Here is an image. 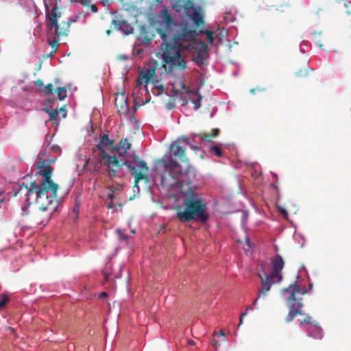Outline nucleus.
Wrapping results in <instances>:
<instances>
[{
	"label": "nucleus",
	"mask_w": 351,
	"mask_h": 351,
	"mask_svg": "<svg viewBox=\"0 0 351 351\" xmlns=\"http://www.w3.org/2000/svg\"><path fill=\"white\" fill-rule=\"evenodd\" d=\"M162 39L165 47L162 52V63L166 71L174 72L176 70L186 69V63L181 56L180 50L184 49L185 40H192L195 31L189 27L188 23H182L181 31L174 34L172 37L162 29H157Z\"/></svg>",
	"instance_id": "obj_2"
},
{
	"label": "nucleus",
	"mask_w": 351,
	"mask_h": 351,
	"mask_svg": "<svg viewBox=\"0 0 351 351\" xmlns=\"http://www.w3.org/2000/svg\"><path fill=\"white\" fill-rule=\"evenodd\" d=\"M181 195L184 196L182 206L176 207V217L181 223L199 221L206 222L209 219L208 207L202 197L196 193L194 185L181 186Z\"/></svg>",
	"instance_id": "obj_3"
},
{
	"label": "nucleus",
	"mask_w": 351,
	"mask_h": 351,
	"mask_svg": "<svg viewBox=\"0 0 351 351\" xmlns=\"http://www.w3.org/2000/svg\"><path fill=\"white\" fill-rule=\"evenodd\" d=\"M165 171L161 176V185L167 189H173L177 193L181 194V189L184 184L190 187L192 184L185 180L180 181L179 179L182 176L183 169L180 168V172H176V169L172 167H164Z\"/></svg>",
	"instance_id": "obj_7"
},
{
	"label": "nucleus",
	"mask_w": 351,
	"mask_h": 351,
	"mask_svg": "<svg viewBox=\"0 0 351 351\" xmlns=\"http://www.w3.org/2000/svg\"><path fill=\"white\" fill-rule=\"evenodd\" d=\"M114 141L111 140L108 138V134H104L101 137V141L96 146V148L101 152V149H104V147H113Z\"/></svg>",
	"instance_id": "obj_18"
},
{
	"label": "nucleus",
	"mask_w": 351,
	"mask_h": 351,
	"mask_svg": "<svg viewBox=\"0 0 351 351\" xmlns=\"http://www.w3.org/2000/svg\"><path fill=\"white\" fill-rule=\"evenodd\" d=\"M210 152L213 153L217 157H221L222 156V151L218 145H211L210 147Z\"/></svg>",
	"instance_id": "obj_27"
},
{
	"label": "nucleus",
	"mask_w": 351,
	"mask_h": 351,
	"mask_svg": "<svg viewBox=\"0 0 351 351\" xmlns=\"http://www.w3.org/2000/svg\"><path fill=\"white\" fill-rule=\"evenodd\" d=\"M116 232L120 241H125L128 239V235L123 233L121 230L118 229Z\"/></svg>",
	"instance_id": "obj_34"
},
{
	"label": "nucleus",
	"mask_w": 351,
	"mask_h": 351,
	"mask_svg": "<svg viewBox=\"0 0 351 351\" xmlns=\"http://www.w3.org/2000/svg\"><path fill=\"white\" fill-rule=\"evenodd\" d=\"M258 276L262 280V289L259 291L258 297L253 302V306H255L256 304L257 301L259 298L265 297L267 292L270 290L271 287L274 283L278 282L277 280H275V278H276V277L271 274L265 275V278H263L262 274H258Z\"/></svg>",
	"instance_id": "obj_12"
},
{
	"label": "nucleus",
	"mask_w": 351,
	"mask_h": 351,
	"mask_svg": "<svg viewBox=\"0 0 351 351\" xmlns=\"http://www.w3.org/2000/svg\"><path fill=\"white\" fill-rule=\"evenodd\" d=\"M22 215L25 216V217H27L29 215L28 208L22 207Z\"/></svg>",
	"instance_id": "obj_41"
},
{
	"label": "nucleus",
	"mask_w": 351,
	"mask_h": 351,
	"mask_svg": "<svg viewBox=\"0 0 351 351\" xmlns=\"http://www.w3.org/2000/svg\"><path fill=\"white\" fill-rule=\"evenodd\" d=\"M279 210L280 212L282 214V215L285 217H287V212L285 209L282 208H279Z\"/></svg>",
	"instance_id": "obj_42"
},
{
	"label": "nucleus",
	"mask_w": 351,
	"mask_h": 351,
	"mask_svg": "<svg viewBox=\"0 0 351 351\" xmlns=\"http://www.w3.org/2000/svg\"><path fill=\"white\" fill-rule=\"evenodd\" d=\"M90 9H91V10H92L93 12H97V5H94V4L91 5V6H90Z\"/></svg>",
	"instance_id": "obj_43"
},
{
	"label": "nucleus",
	"mask_w": 351,
	"mask_h": 351,
	"mask_svg": "<svg viewBox=\"0 0 351 351\" xmlns=\"http://www.w3.org/2000/svg\"><path fill=\"white\" fill-rule=\"evenodd\" d=\"M60 111L62 112L63 117H65L66 116V112L64 109V107L61 108Z\"/></svg>",
	"instance_id": "obj_45"
},
{
	"label": "nucleus",
	"mask_w": 351,
	"mask_h": 351,
	"mask_svg": "<svg viewBox=\"0 0 351 351\" xmlns=\"http://www.w3.org/2000/svg\"><path fill=\"white\" fill-rule=\"evenodd\" d=\"M321 36V33H315L314 34V38H315V40L317 43V45L320 47V48H322L323 47V44L321 43V40L319 39V37Z\"/></svg>",
	"instance_id": "obj_37"
},
{
	"label": "nucleus",
	"mask_w": 351,
	"mask_h": 351,
	"mask_svg": "<svg viewBox=\"0 0 351 351\" xmlns=\"http://www.w3.org/2000/svg\"><path fill=\"white\" fill-rule=\"evenodd\" d=\"M310 319L311 317L309 316V315H307L304 319L301 320V324H304L310 323Z\"/></svg>",
	"instance_id": "obj_40"
},
{
	"label": "nucleus",
	"mask_w": 351,
	"mask_h": 351,
	"mask_svg": "<svg viewBox=\"0 0 351 351\" xmlns=\"http://www.w3.org/2000/svg\"><path fill=\"white\" fill-rule=\"evenodd\" d=\"M191 94L190 99L194 104V110H197L201 107L202 97L197 93L191 92Z\"/></svg>",
	"instance_id": "obj_22"
},
{
	"label": "nucleus",
	"mask_w": 351,
	"mask_h": 351,
	"mask_svg": "<svg viewBox=\"0 0 351 351\" xmlns=\"http://www.w3.org/2000/svg\"><path fill=\"white\" fill-rule=\"evenodd\" d=\"M245 243L247 245L248 249L251 247L250 239L248 238H245Z\"/></svg>",
	"instance_id": "obj_46"
},
{
	"label": "nucleus",
	"mask_w": 351,
	"mask_h": 351,
	"mask_svg": "<svg viewBox=\"0 0 351 351\" xmlns=\"http://www.w3.org/2000/svg\"><path fill=\"white\" fill-rule=\"evenodd\" d=\"M9 298L6 295H1L0 298V310L2 309L5 304L8 302Z\"/></svg>",
	"instance_id": "obj_31"
},
{
	"label": "nucleus",
	"mask_w": 351,
	"mask_h": 351,
	"mask_svg": "<svg viewBox=\"0 0 351 351\" xmlns=\"http://www.w3.org/2000/svg\"><path fill=\"white\" fill-rule=\"evenodd\" d=\"M158 19L160 21L164 23L168 30V32H165L166 34H169L171 36V28L172 26H176V23L174 22L173 18L171 14L169 13V10L167 8H164L158 14Z\"/></svg>",
	"instance_id": "obj_14"
},
{
	"label": "nucleus",
	"mask_w": 351,
	"mask_h": 351,
	"mask_svg": "<svg viewBox=\"0 0 351 351\" xmlns=\"http://www.w3.org/2000/svg\"><path fill=\"white\" fill-rule=\"evenodd\" d=\"M59 17H60V14L58 13L57 8L53 7L49 14V19L50 21V29L58 38L66 35L70 26L69 22L62 21L59 23L57 20Z\"/></svg>",
	"instance_id": "obj_8"
},
{
	"label": "nucleus",
	"mask_w": 351,
	"mask_h": 351,
	"mask_svg": "<svg viewBox=\"0 0 351 351\" xmlns=\"http://www.w3.org/2000/svg\"><path fill=\"white\" fill-rule=\"evenodd\" d=\"M112 24L114 29L122 30L127 35L133 32L132 27L125 21L112 20Z\"/></svg>",
	"instance_id": "obj_16"
},
{
	"label": "nucleus",
	"mask_w": 351,
	"mask_h": 351,
	"mask_svg": "<svg viewBox=\"0 0 351 351\" xmlns=\"http://www.w3.org/2000/svg\"><path fill=\"white\" fill-rule=\"evenodd\" d=\"M38 171L36 175L42 176L43 181L38 184L34 193L32 194L31 204L38 205L39 212L30 216V219L36 224H46L58 208L57 191L58 185L51 179L52 167L43 158L36 163Z\"/></svg>",
	"instance_id": "obj_1"
},
{
	"label": "nucleus",
	"mask_w": 351,
	"mask_h": 351,
	"mask_svg": "<svg viewBox=\"0 0 351 351\" xmlns=\"http://www.w3.org/2000/svg\"><path fill=\"white\" fill-rule=\"evenodd\" d=\"M172 88L175 95H178L179 93H189L191 94V91L189 90V88L187 87L184 82L181 80H176L174 82L172 83Z\"/></svg>",
	"instance_id": "obj_17"
},
{
	"label": "nucleus",
	"mask_w": 351,
	"mask_h": 351,
	"mask_svg": "<svg viewBox=\"0 0 351 351\" xmlns=\"http://www.w3.org/2000/svg\"><path fill=\"white\" fill-rule=\"evenodd\" d=\"M108 208L110 209L114 208V204L112 201L110 200V203L108 205Z\"/></svg>",
	"instance_id": "obj_47"
},
{
	"label": "nucleus",
	"mask_w": 351,
	"mask_h": 351,
	"mask_svg": "<svg viewBox=\"0 0 351 351\" xmlns=\"http://www.w3.org/2000/svg\"><path fill=\"white\" fill-rule=\"evenodd\" d=\"M193 59L197 65L202 66L206 63L208 58V47L204 42L196 43L193 46Z\"/></svg>",
	"instance_id": "obj_11"
},
{
	"label": "nucleus",
	"mask_w": 351,
	"mask_h": 351,
	"mask_svg": "<svg viewBox=\"0 0 351 351\" xmlns=\"http://www.w3.org/2000/svg\"><path fill=\"white\" fill-rule=\"evenodd\" d=\"M126 109H127L126 112H128V106H126Z\"/></svg>",
	"instance_id": "obj_55"
},
{
	"label": "nucleus",
	"mask_w": 351,
	"mask_h": 351,
	"mask_svg": "<svg viewBox=\"0 0 351 351\" xmlns=\"http://www.w3.org/2000/svg\"><path fill=\"white\" fill-rule=\"evenodd\" d=\"M219 133V130L218 128H215L212 130L211 133H201L197 134V136H199L202 141L211 143L212 138L218 136Z\"/></svg>",
	"instance_id": "obj_19"
},
{
	"label": "nucleus",
	"mask_w": 351,
	"mask_h": 351,
	"mask_svg": "<svg viewBox=\"0 0 351 351\" xmlns=\"http://www.w3.org/2000/svg\"><path fill=\"white\" fill-rule=\"evenodd\" d=\"M106 32H107L108 34H110V30H108Z\"/></svg>",
	"instance_id": "obj_54"
},
{
	"label": "nucleus",
	"mask_w": 351,
	"mask_h": 351,
	"mask_svg": "<svg viewBox=\"0 0 351 351\" xmlns=\"http://www.w3.org/2000/svg\"><path fill=\"white\" fill-rule=\"evenodd\" d=\"M252 308H253L252 306H248V307L246 308L245 311L241 314L240 319H239V326H241L242 324L243 319L244 317L247 315V312L249 311L252 310Z\"/></svg>",
	"instance_id": "obj_35"
},
{
	"label": "nucleus",
	"mask_w": 351,
	"mask_h": 351,
	"mask_svg": "<svg viewBox=\"0 0 351 351\" xmlns=\"http://www.w3.org/2000/svg\"><path fill=\"white\" fill-rule=\"evenodd\" d=\"M176 142H178V144L180 145L181 143H184V144L189 145L190 147H193L195 149H197L198 147L197 146H193L191 145L189 139L186 136H182L180 138H178Z\"/></svg>",
	"instance_id": "obj_29"
},
{
	"label": "nucleus",
	"mask_w": 351,
	"mask_h": 351,
	"mask_svg": "<svg viewBox=\"0 0 351 351\" xmlns=\"http://www.w3.org/2000/svg\"><path fill=\"white\" fill-rule=\"evenodd\" d=\"M204 34L206 35V39L208 40L210 43H213V32L211 31H205Z\"/></svg>",
	"instance_id": "obj_36"
},
{
	"label": "nucleus",
	"mask_w": 351,
	"mask_h": 351,
	"mask_svg": "<svg viewBox=\"0 0 351 351\" xmlns=\"http://www.w3.org/2000/svg\"><path fill=\"white\" fill-rule=\"evenodd\" d=\"M308 335L315 339H321L322 337V330L317 325L311 326L308 328Z\"/></svg>",
	"instance_id": "obj_20"
},
{
	"label": "nucleus",
	"mask_w": 351,
	"mask_h": 351,
	"mask_svg": "<svg viewBox=\"0 0 351 351\" xmlns=\"http://www.w3.org/2000/svg\"><path fill=\"white\" fill-rule=\"evenodd\" d=\"M189 344H191V345H193V344L194 343V342H193V341H189Z\"/></svg>",
	"instance_id": "obj_51"
},
{
	"label": "nucleus",
	"mask_w": 351,
	"mask_h": 351,
	"mask_svg": "<svg viewBox=\"0 0 351 351\" xmlns=\"http://www.w3.org/2000/svg\"><path fill=\"white\" fill-rule=\"evenodd\" d=\"M219 336H224L225 335V333H224V331L223 330H220L219 332Z\"/></svg>",
	"instance_id": "obj_49"
},
{
	"label": "nucleus",
	"mask_w": 351,
	"mask_h": 351,
	"mask_svg": "<svg viewBox=\"0 0 351 351\" xmlns=\"http://www.w3.org/2000/svg\"><path fill=\"white\" fill-rule=\"evenodd\" d=\"M162 0H156L157 2L161 3Z\"/></svg>",
	"instance_id": "obj_53"
},
{
	"label": "nucleus",
	"mask_w": 351,
	"mask_h": 351,
	"mask_svg": "<svg viewBox=\"0 0 351 351\" xmlns=\"http://www.w3.org/2000/svg\"><path fill=\"white\" fill-rule=\"evenodd\" d=\"M271 186H274V187L275 188V189L278 191V186H277V184H271Z\"/></svg>",
	"instance_id": "obj_50"
},
{
	"label": "nucleus",
	"mask_w": 351,
	"mask_h": 351,
	"mask_svg": "<svg viewBox=\"0 0 351 351\" xmlns=\"http://www.w3.org/2000/svg\"><path fill=\"white\" fill-rule=\"evenodd\" d=\"M119 146L121 147L126 149L127 151L130 149L131 144L129 142L128 138H123L120 141V142L118 144Z\"/></svg>",
	"instance_id": "obj_28"
},
{
	"label": "nucleus",
	"mask_w": 351,
	"mask_h": 351,
	"mask_svg": "<svg viewBox=\"0 0 351 351\" xmlns=\"http://www.w3.org/2000/svg\"><path fill=\"white\" fill-rule=\"evenodd\" d=\"M100 160H101V163L104 162V166L106 167V171L108 172V176L110 178H114L117 176V170L114 169H110L112 157L108 154L106 152L104 149H101V152H99Z\"/></svg>",
	"instance_id": "obj_15"
},
{
	"label": "nucleus",
	"mask_w": 351,
	"mask_h": 351,
	"mask_svg": "<svg viewBox=\"0 0 351 351\" xmlns=\"http://www.w3.org/2000/svg\"><path fill=\"white\" fill-rule=\"evenodd\" d=\"M191 9H193V4L191 1H188L184 5L186 14H189V10Z\"/></svg>",
	"instance_id": "obj_38"
},
{
	"label": "nucleus",
	"mask_w": 351,
	"mask_h": 351,
	"mask_svg": "<svg viewBox=\"0 0 351 351\" xmlns=\"http://www.w3.org/2000/svg\"><path fill=\"white\" fill-rule=\"evenodd\" d=\"M35 84L38 86H42L43 85V82L40 80H37L35 82Z\"/></svg>",
	"instance_id": "obj_44"
},
{
	"label": "nucleus",
	"mask_w": 351,
	"mask_h": 351,
	"mask_svg": "<svg viewBox=\"0 0 351 351\" xmlns=\"http://www.w3.org/2000/svg\"><path fill=\"white\" fill-rule=\"evenodd\" d=\"M194 24L197 27H199L200 25L204 24V19L202 13L199 11L194 10L193 16L191 17Z\"/></svg>",
	"instance_id": "obj_21"
},
{
	"label": "nucleus",
	"mask_w": 351,
	"mask_h": 351,
	"mask_svg": "<svg viewBox=\"0 0 351 351\" xmlns=\"http://www.w3.org/2000/svg\"><path fill=\"white\" fill-rule=\"evenodd\" d=\"M250 91H251V93H254L255 90L254 89H251Z\"/></svg>",
	"instance_id": "obj_52"
},
{
	"label": "nucleus",
	"mask_w": 351,
	"mask_h": 351,
	"mask_svg": "<svg viewBox=\"0 0 351 351\" xmlns=\"http://www.w3.org/2000/svg\"><path fill=\"white\" fill-rule=\"evenodd\" d=\"M285 292H289L290 295L287 299V302L290 305V310L286 317V321L290 322L293 321L295 317L298 315H302V308L303 306L301 302V298L298 300L296 298V294L304 295L306 293V289H301L299 285L295 282L293 284L289 285L287 288L283 289Z\"/></svg>",
	"instance_id": "obj_6"
},
{
	"label": "nucleus",
	"mask_w": 351,
	"mask_h": 351,
	"mask_svg": "<svg viewBox=\"0 0 351 351\" xmlns=\"http://www.w3.org/2000/svg\"><path fill=\"white\" fill-rule=\"evenodd\" d=\"M48 43L52 47V51L48 55H46L47 57L53 56L57 51L58 44H59V38H54L52 40H49Z\"/></svg>",
	"instance_id": "obj_24"
},
{
	"label": "nucleus",
	"mask_w": 351,
	"mask_h": 351,
	"mask_svg": "<svg viewBox=\"0 0 351 351\" xmlns=\"http://www.w3.org/2000/svg\"><path fill=\"white\" fill-rule=\"evenodd\" d=\"M110 149H114L117 152L119 156H123L127 154V150L117 145V147H110Z\"/></svg>",
	"instance_id": "obj_30"
},
{
	"label": "nucleus",
	"mask_w": 351,
	"mask_h": 351,
	"mask_svg": "<svg viewBox=\"0 0 351 351\" xmlns=\"http://www.w3.org/2000/svg\"><path fill=\"white\" fill-rule=\"evenodd\" d=\"M178 158L181 162L189 164V159L186 155L185 149L178 144V142H173L169 147L168 154H166L159 163L164 167H172L176 169V172H180V168H182L180 164L176 160Z\"/></svg>",
	"instance_id": "obj_4"
},
{
	"label": "nucleus",
	"mask_w": 351,
	"mask_h": 351,
	"mask_svg": "<svg viewBox=\"0 0 351 351\" xmlns=\"http://www.w3.org/2000/svg\"><path fill=\"white\" fill-rule=\"evenodd\" d=\"M134 159L136 161L138 168L134 166L132 162L128 160H125L121 163L115 156L112 157L111 165L119 168H121L123 165L126 166L129 169L130 173L134 177V186L138 189V183L140 180L147 179L146 173H147L149 168L146 162L140 160L138 156L135 155L134 156Z\"/></svg>",
	"instance_id": "obj_5"
},
{
	"label": "nucleus",
	"mask_w": 351,
	"mask_h": 351,
	"mask_svg": "<svg viewBox=\"0 0 351 351\" xmlns=\"http://www.w3.org/2000/svg\"><path fill=\"white\" fill-rule=\"evenodd\" d=\"M56 93H57V98L59 100L62 101V100L64 99L67 96L66 88L65 87H58L57 88Z\"/></svg>",
	"instance_id": "obj_26"
},
{
	"label": "nucleus",
	"mask_w": 351,
	"mask_h": 351,
	"mask_svg": "<svg viewBox=\"0 0 351 351\" xmlns=\"http://www.w3.org/2000/svg\"><path fill=\"white\" fill-rule=\"evenodd\" d=\"M310 70L311 69L308 68H306L304 71L300 70L298 72H297V75L298 77H302V76L306 75L308 74V71Z\"/></svg>",
	"instance_id": "obj_39"
},
{
	"label": "nucleus",
	"mask_w": 351,
	"mask_h": 351,
	"mask_svg": "<svg viewBox=\"0 0 351 351\" xmlns=\"http://www.w3.org/2000/svg\"><path fill=\"white\" fill-rule=\"evenodd\" d=\"M122 188L121 185H118L116 188L113 186H110L108 188V197L110 200L113 201L115 197V191L121 190Z\"/></svg>",
	"instance_id": "obj_25"
},
{
	"label": "nucleus",
	"mask_w": 351,
	"mask_h": 351,
	"mask_svg": "<svg viewBox=\"0 0 351 351\" xmlns=\"http://www.w3.org/2000/svg\"><path fill=\"white\" fill-rule=\"evenodd\" d=\"M158 66L156 61H152L147 67L140 72L137 84L138 85L145 84V86L152 80L154 82V77L156 76V70Z\"/></svg>",
	"instance_id": "obj_10"
},
{
	"label": "nucleus",
	"mask_w": 351,
	"mask_h": 351,
	"mask_svg": "<svg viewBox=\"0 0 351 351\" xmlns=\"http://www.w3.org/2000/svg\"><path fill=\"white\" fill-rule=\"evenodd\" d=\"M37 184L38 183L35 181L31 182L29 185L25 184L24 183L19 184L13 188L14 196L24 195L25 201L27 202L29 205H31L32 200V194L34 193Z\"/></svg>",
	"instance_id": "obj_9"
},
{
	"label": "nucleus",
	"mask_w": 351,
	"mask_h": 351,
	"mask_svg": "<svg viewBox=\"0 0 351 351\" xmlns=\"http://www.w3.org/2000/svg\"><path fill=\"white\" fill-rule=\"evenodd\" d=\"M284 264L285 263L282 258L280 255H277L271 261L272 272L270 274L276 277L277 282L282 280V276L281 274V270L284 267Z\"/></svg>",
	"instance_id": "obj_13"
},
{
	"label": "nucleus",
	"mask_w": 351,
	"mask_h": 351,
	"mask_svg": "<svg viewBox=\"0 0 351 351\" xmlns=\"http://www.w3.org/2000/svg\"><path fill=\"white\" fill-rule=\"evenodd\" d=\"M86 165L89 167L90 171H97L101 169L102 163L100 158L96 161L88 160L86 162Z\"/></svg>",
	"instance_id": "obj_23"
},
{
	"label": "nucleus",
	"mask_w": 351,
	"mask_h": 351,
	"mask_svg": "<svg viewBox=\"0 0 351 351\" xmlns=\"http://www.w3.org/2000/svg\"><path fill=\"white\" fill-rule=\"evenodd\" d=\"M53 85L51 84H47L43 88V91L47 95H52L53 93Z\"/></svg>",
	"instance_id": "obj_33"
},
{
	"label": "nucleus",
	"mask_w": 351,
	"mask_h": 351,
	"mask_svg": "<svg viewBox=\"0 0 351 351\" xmlns=\"http://www.w3.org/2000/svg\"><path fill=\"white\" fill-rule=\"evenodd\" d=\"M47 112L50 117V120L53 121L58 117V112L56 110H47Z\"/></svg>",
	"instance_id": "obj_32"
},
{
	"label": "nucleus",
	"mask_w": 351,
	"mask_h": 351,
	"mask_svg": "<svg viewBox=\"0 0 351 351\" xmlns=\"http://www.w3.org/2000/svg\"><path fill=\"white\" fill-rule=\"evenodd\" d=\"M108 295L107 293L106 292H102L100 295H99V298H103L104 297H106Z\"/></svg>",
	"instance_id": "obj_48"
}]
</instances>
